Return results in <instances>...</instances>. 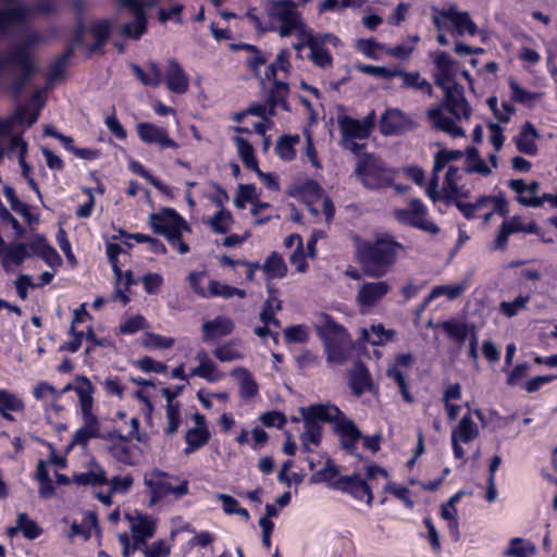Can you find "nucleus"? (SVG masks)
I'll list each match as a JSON object with an SVG mask.
<instances>
[{
  "label": "nucleus",
  "mask_w": 557,
  "mask_h": 557,
  "mask_svg": "<svg viewBox=\"0 0 557 557\" xmlns=\"http://www.w3.org/2000/svg\"><path fill=\"white\" fill-rule=\"evenodd\" d=\"M440 88L444 91V100L440 106L426 110V119L436 131L447 133L454 138L463 137L466 132L458 122L462 119L469 120L472 112L465 97L463 87L453 83Z\"/></svg>",
  "instance_id": "nucleus-1"
},
{
  "label": "nucleus",
  "mask_w": 557,
  "mask_h": 557,
  "mask_svg": "<svg viewBox=\"0 0 557 557\" xmlns=\"http://www.w3.org/2000/svg\"><path fill=\"white\" fill-rule=\"evenodd\" d=\"M400 244L391 237L377 238L373 243H362L358 246L357 256L366 274L380 277L386 274L397 259Z\"/></svg>",
  "instance_id": "nucleus-2"
},
{
  "label": "nucleus",
  "mask_w": 557,
  "mask_h": 557,
  "mask_svg": "<svg viewBox=\"0 0 557 557\" xmlns=\"http://www.w3.org/2000/svg\"><path fill=\"white\" fill-rule=\"evenodd\" d=\"M314 329L323 342L326 360L336 364L344 363L351 349V341L344 326L331 315L320 312L314 318Z\"/></svg>",
  "instance_id": "nucleus-3"
},
{
  "label": "nucleus",
  "mask_w": 557,
  "mask_h": 557,
  "mask_svg": "<svg viewBox=\"0 0 557 557\" xmlns=\"http://www.w3.org/2000/svg\"><path fill=\"white\" fill-rule=\"evenodd\" d=\"M300 413L305 424V431L300 434L304 450L311 451L310 445L319 446L321 442L322 428L319 422H331L339 413L335 406L311 405L301 408Z\"/></svg>",
  "instance_id": "nucleus-4"
},
{
  "label": "nucleus",
  "mask_w": 557,
  "mask_h": 557,
  "mask_svg": "<svg viewBox=\"0 0 557 557\" xmlns=\"http://www.w3.org/2000/svg\"><path fill=\"white\" fill-rule=\"evenodd\" d=\"M149 223L156 234L163 235L168 242L176 247L181 255L189 251V247L182 240V232L190 231L187 222L173 209H164L161 214L151 213Z\"/></svg>",
  "instance_id": "nucleus-5"
},
{
  "label": "nucleus",
  "mask_w": 557,
  "mask_h": 557,
  "mask_svg": "<svg viewBox=\"0 0 557 557\" xmlns=\"http://www.w3.org/2000/svg\"><path fill=\"white\" fill-rule=\"evenodd\" d=\"M337 123L342 135V147L357 154L363 145L357 144L355 140L367 139L371 135L375 124V112L374 110L370 111L362 120L339 115Z\"/></svg>",
  "instance_id": "nucleus-6"
},
{
  "label": "nucleus",
  "mask_w": 557,
  "mask_h": 557,
  "mask_svg": "<svg viewBox=\"0 0 557 557\" xmlns=\"http://www.w3.org/2000/svg\"><path fill=\"white\" fill-rule=\"evenodd\" d=\"M265 10L271 18L281 24L278 29L281 37H288L292 34L301 37L302 32L306 33L308 30L292 0L268 1Z\"/></svg>",
  "instance_id": "nucleus-7"
},
{
  "label": "nucleus",
  "mask_w": 557,
  "mask_h": 557,
  "mask_svg": "<svg viewBox=\"0 0 557 557\" xmlns=\"http://www.w3.org/2000/svg\"><path fill=\"white\" fill-rule=\"evenodd\" d=\"M356 174L367 188H384L393 185V174L385 169L381 159L372 156H362L356 168Z\"/></svg>",
  "instance_id": "nucleus-8"
},
{
  "label": "nucleus",
  "mask_w": 557,
  "mask_h": 557,
  "mask_svg": "<svg viewBox=\"0 0 557 557\" xmlns=\"http://www.w3.org/2000/svg\"><path fill=\"white\" fill-rule=\"evenodd\" d=\"M172 480H176V478L158 469L145 474L144 483L151 493V504L169 494L180 498L188 493L187 480H182L176 486L172 485Z\"/></svg>",
  "instance_id": "nucleus-9"
},
{
  "label": "nucleus",
  "mask_w": 557,
  "mask_h": 557,
  "mask_svg": "<svg viewBox=\"0 0 557 557\" xmlns=\"http://www.w3.org/2000/svg\"><path fill=\"white\" fill-rule=\"evenodd\" d=\"M393 215L399 223L417 227L423 232L430 234L440 232V227L428 218L426 207L417 198L410 200L408 208L395 209Z\"/></svg>",
  "instance_id": "nucleus-10"
},
{
  "label": "nucleus",
  "mask_w": 557,
  "mask_h": 557,
  "mask_svg": "<svg viewBox=\"0 0 557 557\" xmlns=\"http://www.w3.org/2000/svg\"><path fill=\"white\" fill-rule=\"evenodd\" d=\"M41 41H42V38L39 35L32 34V35H29L26 38L24 44H15V45L10 46L8 49L0 51V53L5 54V53H9L13 48L20 47L23 55L26 58V60L28 61V63L30 65L29 73L27 74V77H25V81H23V83L21 84L20 87H17V83L22 78H24V74H25V67H24V65L22 63L15 65L10 71L0 72V76L13 77V81H12V84H11V89L16 95H18L21 92L23 87L27 84V82L30 79L33 74L37 71V66H36L34 60L32 59V57H30V54L28 52V47L29 46L38 45Z\"/></svg>",
  "instance_id": "nucleus-11"
},
{
  "label": "nucleus",
  "mask_w": 557,
  "mask_h": 557,
  "mask_svg": "<svg viewBox=\"0 0 557 557\" xmlns=\"http://www.w3.org/2000/svg\"><path fill=\"white\" fill-rule=\"evenodd\" d=\"M28 112L27 107H21L16 110V112L5 120L4 122H10L9 129L7 132H1L2 143H4L5 152L9 157L16 156L22 166H26L24 161V154L27 150V145L23 141L20 136L13 135V132L16 127L25 122V115Z\"/></svg>",
  "instance_id": "nucleus-12"
},
{
  "label": "nucleus",
  "mask_w": 557,
  "mask_h": 557,
  "mask_svg": "<svg viewBox=\"0 0 557 557\" xmlns=\"http://www.w3.org/2000/svg\"><path fill=\"white\" fill-rule=\"evenodd\" d=\"M380 132L384 136L400 135L418 126V123L397 108H388L380 119Z\"/></svg>",
  "instance_id": "nucleus-13"
},
{
  "label": "nucleus",
  "mask_w": 557,
  "mask_h": 557,
  "mask_svg": "<svg viewBox=\"0 0 557 557\" xmlns=\"http://www.w3.org/2000/svg\"><path fill=\"white\" fill-rule=\"evenodd\" d=\"M0 33L25 23L32 16V8L22 0H0Z\"/></svg>",
  "instance_id": "nucleus-14"
},
{
  "label": "nucleus",
  "mask_w": 557,
  "mask_h": 557,
  "mask_svg": "<svg viewBox=\"0 0 557 557\" xmlns=\"http://www.w3.org/2000/svg\"><path fill=\"white\" fill-rule=\"evenodd\" d=\"M479 436V428L470 416H463L451 432V445L457 459L466 455L461 444H468Z\"/></svg>",
  "instance_id": "nucleus-15"
},
{
  "label": "nucleus",
  "mask_w": 557,
  "mask_h": 557,
  "mask_svg": "<svg viewBox=\"0 0 557 557\" xmlns=\"http://www.w3.org/2000/svg\"><path fill=\"white\" fill-rule=\"evenodd\" d=\"M301 38L305 40L302 44H294L296 51H301L304 47L310 49L309 59L320 67H326L332 64V55L324 48V40L319 39L310 30L302 32Z\"/></svg>",
  "instance_id": "nucleus-16"
},
{
  "label": "nucleus",
  "mask_w": 557,
  "mask_h": 557,
  "mask_svg": "<svg viewBox=\"0 0 557 557\" xmlns=\"http://www.w3.org/2000/svg\"><path fill=\"white\" fill-rule=\"evenodd\" d=\"M85 27L79 25L74 39L71 41L69 49L59 55L57 60L50 65L48 74V85L52 86L61 81L65 74V67L69 59L72 57L74 49L83 46Z\"/></svg>",
  "instance_id": "nucleus-17"
},
{
  "label": "nucleus",
  "mask_w": 557,
  "mask_h": 557,
  "mask_svg": "<svg viewBox=\"0 0 557 557\" xmlns=\"http://www.w3.org/2000/svg\"><path fill=\"white\" fill-rule=\"evenodd\" d=\"M121 7L127 8L134 15V21L126 23L122 27V34L126 37L138 39L147 26L146 14L143 11L140 0H121Z\"/></svg>",
  "instance_id": "nucleus-18"
},
{
  "label": "nucleus",
  "mask_w": 557,
  "mask_h": 557,
  "mask_svg": "<svg viewBox=\"0 0 557 557\" xmlns=\"http://www.w3.org/2000/svg\"><path fill=\"white\" fill-rule=\"evenodd\" d=\"M331 422H334L336 432L339 433L341 444L349 454L356 450V442L362 437L361 431L356 424L345 417L339 410V413Z\"/></svg>",
  "instance_id": "nucleus-19"
},
{
  "label": "nucleus",
  "mask_w": 557,
  "mask_h": 557,
  "mask_svg": "<svg viewBox=\"0 0 557 557\" xmlns=\"http://www.w3.org/2000/svg\"><path fill=\"white\" fill-rule=\"evenodd\" d=\"M433 61L436 67L434 83L437 87L456 83L455 78L458 71V63L455 60L446 52L438 51L434 53Z\"/></svg>",
  "instance_id": "nucleus-20"
},
{
  "label": "nucleus",
  "mask_w": 557,
  "mask_h": 557,
  "mask_svg": "<svg viewBox=\"0 0 557 557\" xmlns=\"http://www.w3.org/2000/svg\"><path fill=\"white\" fill-rule=\"evenodd\" d=\"M138 137L146 144H157L161 148H177V144L169 137L168 131L152 123H139L136 127Z\"/></svg>",
  "instance_id": "nucleus-21"
},
{
  "label": "nucleus",
  "mask_w": 557,
  "mask_h": 557,
  "mask_svg": "<svg viewBox=\"0 0 557 557\" xmlns=\"http://www.w3.org/2000/svg\"><path fill=\"white\" fill-rule=\"evenodd\" d=\"M165 85L174 94L183 95L188 90L189 77L177 60L171 58L165 67Z\"/></svg>",
  "instance_id": "nucleus-22"
},
{
  "label": "nucleus",
  "mask_w": 557,
  "mask_h": 557,
  "mask_svg": "<svg viewBox=\"0 0 557 557\" xmlns=\"http://www.w3.org/2000/svg\"><path fill=\"white\" fill-rule=\"evenodd\" d=\"M391 287L385 281L363 283L357 295V302L362 307H372L380 301Z\"/></svg>",
  "instance_id": "nucleus-23"
},
{
  "label": "nucleus",
  "mask_w": 557,
  "mask_h": 557,
  "mask_svg": "<svg viewBox=\"0 0 557 557\" xmlns=\"http://www.w3.org/2000/svg\"><path fill=\"white\" fill-rule=\"evenodd\" d=\"M101 437L100 422L95 414L83 416L82 426L73 434L71 444L86 447L92 438Z\"/></svg>",
  "instance_id": "nucleus-24"
},
{
  "label": "nucleus",
  "mask_w": 557,
  "mask_h": 557,
  "mask_svg": "<svg viewBox=\"0 0 557 557\" xmlns=\"http://www.w3.org/2000/svg\"><path fill=\"white\" fill-rule=\"evenodd\" d=\"M441 16L451 22L456 33L459 36L469 34L474 36L478 32L476 24L471 20L467 12L457 11L455 8H449L441 12Z\"/></svg>",
  "instance_id": "nucleus-25"
},
{
  "label": "nucleus",
  "mask_w": 557,
  "mask_h": 557,
  "mask_svg": "<svg viewBox=\"0 0 557 557\" xmlns=\"http://www.w3.org/2000/svg\"><path fill=\"white\" fill-rule=\"evenodd\" d=\"M337 486L348 493H350L354 497L358 499H362L364 496L367 497V504L370 506L373 500V493L368 483L360 479L358 475L354 474L350 476L341 478L337 481Z\"/></svg>",
  "instance_id": "nucleus-26"
},
{
  "label": "nucleus",
  "mask_w": 557,
  "mask_h": 557,
  "mask_svg": "<svg viewBox=\"0 0 557 557\" xmlns=\"http://www.w3.org/2000/svg\"><path fill=\"white\" fill-rule=\"evenodd\" d=\"M126 519L131 522L133 541H148L153 536L156 523L149 517L136 513L135 516L126 515Z\"/></svg>",
  "instance_id": "nucleus-27"
},
{
  "label": "nucleus",
  "mask_w": 557,
  "mask_h": 557,
  "mask_svg": "<svg viewBox=\"0 0 557 557\" xmlns=\"http://www.w3.org/2000/svg\"><path fill=\"white\" fill-rule=\"evenodd\" d=\"M349 386L356 396L372 389L370 373L362 362H355L349 372Z\"/></svg>",
  "instance_id": "nucleus-28"
},
{
  "label": "nucleus",
  "mask_w": 557,
  "mask_h": 557,
  "mask_svg": "<svg viewBox=\"0 0 557 557\" xmlns=\"http://www.w3.org/2000/svg\"><path fill=\"white\" fill-rule=\"evenodd\" d=\"M234 323L230 318L216 317L202 324L203 341L209 342L231 334Z\"/></svg>",
  "instance_id": "nucleus-29"
},
{
  "label": "nucleus",
  "mask_w": 557,
  "mask_h": 557,
  "mask_svg": "<svg viewBox=\"0 0 557 557\" xmlns=\"http://www.w3.org/2000/svg\"><path fill=\"white\" fill-rule=\"evenodd\" d=\"M539 137L540 134L536 128L530 122H525L519 136L515 139L518 150L529 156L536 154L537 145L535 139Z\"/></svg>",
  "instance_id": "nucleus-30"
},
{
  "label": "nucleus",
  "mask_w": 557,
  "mask_h": 557,
  "mask_svg": "<svg viewBox=\"0 0 557 557\" xmlns=\"http://www.w3.org/2000/svg\"><path fill=\"white\" fill-rule=\"evenodd\" d=\"M471 325L472 324H467L458 319H450L440 323V327L445 332L448 338L456 342L458 345H462L466 342L471 332Z\"/></svg>",
  "instance_id": "nucleus-31"
},
{
  "label": "nucleus",
  "mask_w": 557,
  "mask_h": 557,
  "mask_svg": "<svg viewBox=\"0 0 557 557\" xmlns=\"http://www.w3.org/2000/svg\"><path fill=\"white\" fill-rule=\"evenodd\" d=\"M239 383V396L249 399L258 394L259 387L251 373L243 367L236 368L231 373Z\"/></svg>",
  "instance_id": "nucleus-32"
},
{
  "label": "nucleus",
  "mask_w": 557,
  "mask_h": 557,
  "mask_svg": "<svg viewBox=\"0 0 557 557\" xmlns=\"http://www.w3.org/2000/svg\"><path fill=\"white\" fill-rule=\"evenodd\" d=\"M23 64L25 67V74L24 77H27V74L29 73L30 65L26 58L23 55L21 48L15 47L13 48L9 53H0V72H5L12 70L17 64ZM25 81V78H22L17 83V87L21 86V84Z\"/></svg>",
  "instance_id": "nucleus-33"
},
{
  "label": "nucleus",
  "mask_w": 557,
  "mask_h": 557,
  "mask_svg": "<svg viewBox=\"0 0 557 557\" xmlns=\"http://www.w3.org/2000/svg\"><path fill=\"white\" fill-rule=\"evenodd\" d=\"M396 74V77H400L403 79V87L421 90L429 96H432V85L425 78H422L419 72H405L398 69Z\"/></svg>",
  "instance_id": "nucleus-34"
},
{
  "label": "nucleus",
  "mask_w": 557,
  "mask_h": 557,
  "mask_svg": "<svg viewBox=\"0 0 557 557\" xmlns=\"http://www.w3.org/2000/svg\"><path fill=\"white\" fill-rule=\"evenodd\" d=\"M148 71L153 72V76H149L139 65L133 64L132 70L134 75L143 85L158 87L162 83V72L157 62L150 61L147 64Z\"/></svg>",
  "instance_id": "nucleus-35"
},
{
  "label": "nucleus",
  "mask_w": 557,
  "mask_h": 557,
  "mask_svg": "<svg viewBox=\"0 0 557 557\" xmlns=\"http://www.w3.org/2000/svg\"><path fill=\"white\" fill-rule=\"evenodd\" d=\"M288 95V85L282 82H275L267 100L269 115L275 114V109L282 107L287 109L286 97Z\"/></svg>",
  "instance_id": "nucleus-36"
},
{
  "label": "nucleus",
  "mask_w": 557,
  "mask_h": 557,
  "mask_svg": "<svg viewBox=\"0 0 557 557\" xmlns=\"http://www.w3.org/2000/svg\"><path fill=\"white\" fill-rule=\"evenodd\" d=\"M209 438H210V434L206 426H195V428L188 430L186 433V436H185L187 446L184 449V453L186 455L191 454L196 449L206 445L208 443Z\"/></svg>",
  "instance_id": "nucleus-37"
},
{
  "label": "nucleus",
  "mask_w": 557,
  "mask_h": 557,
  "mask_svg": "<svg viewBox=\"0 0 557 557\" xmlns=\"http://www.w3.org/2000/svg\"><path fill=\"white\" fill-rule=\"evenodd\" d=\"M111 29V23L109 21H100L92 25L91 34L95 38V44L87 46L88 54L100 52L103 45L106 44Z\"/></svg>",
  "instance_id": "nucleus-38"
},
{
  "label": "nucleus",
  "mask_w": 557,
  "mask_h": 557,
  "mask_svg": "<svg viewBox=\"0 0 557 557\" xmlns=\"http://www.w3.org/2000/svg\"><path fill=\"white\" fill-rule=\"evenodd\" d=\"M24 407L22 399L16 395L0 389V414L8 420H13L11 412L21 411Z\"/></svg>",
  "instance_id": "nucleus-39"
},
{
  "label": "nucleus",
  "mask_w": 557,
  "mask_h": 557,
  "mask_svg": "<svg viewBox=\"0 0 557 557\" xmlns=\"http://www.w3.org/2000/svg\"><path fill=\"white\" fill-rule=\"evenodd\" d=\"M468 282L463 281L454 285H440L432 289L430 295L425 298L423 307H425L431 300L434 298L445 295L449 300H454L461 296V294L467 289Z\"/></svg>",
  "instance_id": "nucleus-40"
},
{
  "label": "nucleus",
  "mask_w": 557,
  "mask_h": 557,
  "mask_svg": "<svg viewBox=\"0 0 557 557\" xmlns=\"http://www.w3.org/2000/svg\"><path fill=\"white\" fill-rule=\"evenodd\" d=\"M467 166L466 172L468 173H479L483 176H488L491 174V169L485 164V162L481 159L479 150L474 147L467 149Z\"/></svg>",
  "instance_id": "nucleus-41"
},
{
  "label": "nucleus",
  "mask_w": 557,
  "mask_h": 557,
  "mask_svg": "<svg viewBox=\"0 0 557 557\" xmlns=\"http://www.w3.org/2000/svg\"><path fill=\"white\" fill-rule=\"evenodd\" d=\"M208 290L209 295L212 297L231 298L233 296H238L239 298H244L246 296V292L244 289L233 287L215 280H211L209 282Z\"/></svg>",
  "instance_id": "nucleus-42"
},
{
  "label": "nucleus",
  "mask_w": 557,
  "mask_h": 557,
  "mask_svg": "<svg viewBox=\"0 0 557 557\" xmlns=\"http://www.w3.org/2000/svg\"><path fill=\"white\" fill-rule=\"evenodd\" d=\"M72 480L77 485H99L107 482L106 472L99 466L88 472L74 474Z\"/></svg>",
  "instance_id": "nucleus-43"
},
{
  "label": "nucleus",
  "mask_w": 557,
  "mask_h": 557,
  "mask_svg": "<svg viewBox=\"0 0 557 557\" xmlns=\"http://www.w3.org/2000/svg\"><path fill=\"white\" fill-rule=\"evenodd\" d=\"M262 269L269 277L282 278L286 275L287 272V267L283 258L276 252H272V255L263 263Z\"/></svg>",
  "instance_id": "nucleus-44"
},
{
  "label": "nucleus",
  "mask_w": 557,
  "mask_h": 557,
  "mask_svg": "<svg viewBox=\"0 0 557 557\" xmlns=\"http://www.w3.org/2000/svg\"><path fill=\"white\" fill-rule=\"evenodd\" d=\"M504 554L511 557H531L535 554V546L531 543H525L520 537H515L510 541V545Z\"/></svg>",
  "instance_id": "nucleus-45"
},
{
  "label": "nucleus",
  "mask_w": 557,
  "mask_h": 557,
  "mask_svg": "<svg viewBox=\"0 0 557 557\" xmlns=\"http://www.w3.org/2000/svg\"><path fill=\"white\" fill-rule=\"evenodd\" d=\"M299 141V136L285 135L276 143V152L282 160L289 161L296 156L294 145Z\"/></svg>",
  "instance_id": "nucleus-46"
},
{
  "label": "nucleus",
  "mask_w": 557,
  "mask_h": 557,
  "mask_svg": "<svg viewBox=\"0 0 557 557\" xmlns=\"http://www.w3.org/2000/svg\"><path fill=\"white\" fill-rule=\"evenodd\" d=\"M386 375L397 384L404 400L408 404L413 403L414 399L408 391L407 379L401 370L397 367H389L386 370Z\"/></svg>",
  "instance_id": "nucleus-47"
},
{
  "label": "nucleus",
  "mask_w": 557,
  "mask_h": 557,
  "mask_svg": "<svg viewBox=\"0 0 557 557\" xmlns=\"http://www.w3.org/2000/svg\"><path fill=\"white\" fill-rule=\"evenodd\" d=\"M16 523L18 524L20 531L28 540H34L41 534V529L34 520L29 519L27 513H18Z\"/></svg>",
  "instance_id": "nucleus-48"
},
{
  "label": "nucleus",
  "mask_w": 557,
  "mask_h": 557,
  "mask_svg": "<svg viewBox=\"0 0 557 557\" xmlns=\"http://www.w3.org/2000/svg\"><path fill=\"white\" fill-rule=\"evenodd\" d=\"M459 169L457 166H449L446 175H445V182H444V191L446 193V198H455L459 194Z\"/></svg>",
  "instance_id": "nucleus-49"
},
{
  "label": "nucleus",
  "mask_w": 557,
  "mask_h": 557,
  "mask_svg": "<svg viewBox=\"0 0 557 557\" xmlns=\"http://www.w3.org/2000/svg\"><path fill=\"white\" fill-rule=\"evenodd\" d=\"M530 300V296H518L512 301H503L499 305L500 311L507 315L508 318H512L517 315L520 310L527 308V305Z\"/></svg>",
  "instance_id": "nucleus-50"
},
{
  "label": "nucleus",
  "mask_w": 557,
  "mask_h": 557,
  "mask_svg": "<svg viewBox=\"0 0 557 557\" xmlns=\"http://www.w3.org/2000/svg\"><path fill=\"white\" fill-rule=\"evenodd\" d=\"M282 309V302L281 300L275 296L271 295L268 297V299L263 302L262 309L259 313V319L264 323L269 324V319H272L274 313L276 311H280Z\"/></svg>",
  "instance_id": "nucleus-51"
},
{
  "label": "nucleus",
  "mask_w": 557,
  "mask_h": 557,
  "mask_svg": "<svg viewBox=\"0 0 557 557\" xmlns=\"http://www.w3.org/2000/svg\"><path fill=\"white\" fill-rule=\"evenodd\" d=\"M370 333L371 334L364 331V335L368 336V341L371 342L372 345H382L388 342L394 335V331H386L382 324L372 325Z\"/></svg>",
  "instance_id": "nucleus-52"
},
{
  "label": "nucleus",
  "mask_w": 557,
  "mask_h": 557,
  "mask_svg": "<svg viewBox=\"0 0 557 557\" xmlns=\"http://www.w3.org/2000/svg\"><path fill=\"white\" fill-rule=\"evenodd\" d=\"M509 87L511 89V99L520 103H529L540 97L539 94H533L522 88L515 79H509Z\"/></svg>",
  "instance_id": "nucleus-53"
},
{
  "label": "nucleus",
  "mask_w": 557,
  "mask_h": 557,
  "mask_svg": "<svg viewBox=\"0 0 557 557\" xmlns=\"http://www.w3.org/2000/svg\"><path fill=\"white\" fill-rule=\"evenodd\" d=\"M486 102L492 112L494 113L495 117L497 119V121L500 123H507L510 120L511 114L515 113V108L508 102H503L502 108L506 110V113H502L497 107L498 101L495 96L487 98Z\"/></svg>",
  "instance_id": "nucleus-54"
},
{
  "label": "nucleus",
  "mask_w": 557,
  "mask_h": 557,
  "mask_svg": "<svg viewBox=\"0 0 557 557\" xmlns=\"http://www.w3.org/2000/svg\"><path fill=\"white\" fill-rule=\"evenodd\" d=\"M232 215L230 212L221 210L210 220V225L215 233L225 234L231 225Z\"/></svg>",
  "instance_id": "nucleus-55"
},
{
  "label": "nucleus",
  "mask_w": 557,
  "mask_h": 557,
  "mask_svg": "<svg viewBox=\"0 0 557 557\" xmlns=\"http://www.w3.org/2000/svg\"><path fill=\"white\" fill-rule=\"evenodd\" d=\"M166 422L168 426L164 431L168 435H173L177 431L180 424V404H168Z\"/></svg>",
  "instance_id": "nucleus-56"
},
{
  "label": "nucleus",
  "mask_w": 557,
  "mask_h": 557,
  "mask_svg": "<svg viewBox=\"0 0 557 557\" xmlns=\"http://www.w3.org/2000/svg\"><path fill=\"white\" fill-rule=\"evenodd\" d=\"M213 355L223 362L243 358V354L235 349L232 343L216 347L213 351Z\"/></svg>",
  "instance_id": "nucleus-57"
},
{
  "label": "nucleus",
  "mask_w": 557,
  "mask_h": 557,
  "mask_svg": "<svg viewBox=\"0 0 557 557\" xmlns=\"http://www.w3.org/2000/svg\"><path fill=\"white\" fill-rule=\"evenodd\" d=\"M519 203L525 207H532V208H539L543 206V203L549 202L553 207L557 208V198L556 195L552 194H544L541 197H531L527 198L524 196H521L518 198Z\"/></svg>",
  "instance_id": "nucleus-58"
},
{
  "label": "nucleus",
  "mask_w": 557,
  "mask_h": 557,
  "mask_svg": "<svg viewBox=\"0 0 557 557\" xmlns=\"http://www.w3.org/2000/svg\"><path fill=\"white\" fill-rule=\"evenodd\" d=\"M122 252V248L117 244H108L107 246V253L109 262L112 265L114 275H115V282L120 284L123 275V271L117 265V256Z\"/></svg>",
  "instance_id": "nucleus-59"
},
{
  "label": "nucleus",
  "mask_w": 557,
  "mask_h": 557,
  "mask_svg": "<svg viewBox=\"0 0 557 557\" xmlns=\"http://www.w3.org/2000/svg\"><path fill=\"white\" fill-rule=\"evenodd\" d=\"M385 491L392 493L395 497L400 499L407 508H413L414 503L410 498V490L408 487L388 483L385 486Z\"/></svg>",
  "instance_id": "nucleus-60"
},
{
  "label": "nucleus",
  "mask_w": 557,
  "mask_h": 557,
  "mask_svg": "<svg viewBox=\"0 0 557 557\" xmlns=\"http://www.w3.org/2000/svg\"><path fill=\"white\" fill-rule=\"evenodd\" d=\"M337 474V467L331 460H327L326 465L322 469L317 471L312 475L311 480L313 482H326L334 479Z\"/></svg>",
  "instance_id": "nucleus-61"
},
{
  "label": "nucleus",
  "mask_w": 557,
  "mask_h": 557,
  "mask_svg": "<svg viewBox=\"0 0 557 557\" xmlns=\"http://www.w3.org/2000/svg\"><path fill=\"white\" fill-rule=\"evenodd\" d=\"M4 196L14 211L18 212L23 216H27L29 214L27 205L18 200L13 188L5 186Z\"/></svg>",
  "instance_id": "nucleus-62"
},
{
  "label": "nucleus",
  "mask_w": 557,
  "mask_h": 557,
  "mask_svg": "<svg viewBox=\"0 0 557 557\" xmlns=\"http://www.w3.org/2000/svg\"><path fill=\"white\" fill-rule=\"evenodd\" d=\"M307 337V333L301 325H293L284 330V338L287 343H304Z\"/></svg>",
  "instance_id": "nucleus-63"
},
{
  "label": "nucleus",
  "mask_w": 557,
  "mask_h": 557,
  "mask_svg": "<svg viewBox=\"0 0 557 557\" xmlns=\"http://www.w3.org/2000/svg\"><path fill=\"white\" fill-rule=\"evenodd\" d=\"M215 364L211 361L206 363L198 364L190 371L191 376H200L208 381H215L216 376H214Z\"/></svg>",
  "instance_id": "nucleus-64"
}]
</instances>
